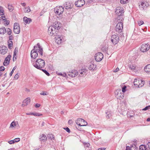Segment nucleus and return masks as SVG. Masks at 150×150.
I'll return each mask as SVG.
<instances>
[{"mask_svg": "<svg viewBox=\"0 0 150 150\" xmlns=\"http://www.w3.org/2000/svg\"><path fill=\"white\" fill-rule=\"evenodd\" d=\"M43 51L42 48L40 46V43H38L36 45L34 46L33 49L31 50L30 53L31 57L32 58H36L38 56V52L41 56H42Z\"/></svg>", "mask_w": 150, "mask_h": 150, "instance_id": "1", "label": "nucleus"}, {"mask_svg": "<svg viewBox=\"0 0 150 150\" xmlns=\"http://www.w3.org/2000/svg\"><path fill=\"white\" fill-rule=\"evenodd\" d=\"M33 66L38 69L40 70L44 68L45 66V62L44 60L39 59L33 64Z\"/></svg>", "mask_w": 150, "mask_h": 150, "instance_id": "2", "label": "nucleus"}, {"mask_svg": "<svg viewBox=\"0 0 150 150\" xmlns=\"http://www.w3.org/2000/svg\"><path fill=\"white\" fill-rule=\"evenodd\" d=\"M115 13L118 16L117 18V19H119L120 21H123L124 18L123 15L124 13L123 8L120 7H117L116 8Z\"/></svg>", "mask_w": 150, "mask_h": 150, "instance_id": "3", "label": "nucleus"}, {"mask_svg": "<svg viewBox=\"0 0 150 150\" xmlns=\"http://www.w3.org/2000/svg\"><path fill=\"white\" fill-rule=\"evenodd\" d=\"M144 81L141 79H135L134 81V85L137 87H141L143 86Z\"/></svg>", "mask_w": 150, "mask_h": 150, "instance_id": "4", "label": "nucleus"}, {"mask_svg": "<svg viewBox=\"0 0 150 150\" xmlns=\"http://www.w3.org/2000/svg\"><path fill=\"white\" fill-rule=\"evenodd\" d=\"M123 21H120L119 19H118V23L117 24L115 27V30L118 33H120L122 31L123 28Z\"/></svg>", "mask_w": 150, "mask_h": 150, "instance_id": "5", "label": "nucleus"}, {"mask_svg": "<svg viewBox=\"0 0 150 150\" xmlns=\"http://www.w3.org/2000/svg\"><path fill=\"white\" fill-rule=\"evenodd\" d=\"M76 123L79 126H86L87 125V122L81 118H79L76 120Z\"/></svg>", "mask_w": 150, "mask_h": 150, "instance_id": "6", "label": "nucleus"}, {"mask_svg": "<svg viewBox=\"0 0 150 150\" xmlns=\"http://www.w3.org/2000/svg\"><path fill=\"white\" fill-rule=\"evenodd\" d=\"M64 11V8L62 6H57L54 8V12L57 15H59L62 14Z\"/></svg>", "mask_w": 150, "mask_h": 150, "instance_id": "7", "label": "nucleus"}, {"mask_svg": "<svg viewBox=\"0 0 150 150\" xmlns=\"http://www.w3.org/2000/svg\"><path fill=\"white\" fill-rule=\"evenodd\" d=\"M119 40V37L117 35H112L111 37V41L114 45L116 44Z\"/></svg>", "mask_w": 150, "mask_h": 150, "instance_id": "8", "label": "nucleus"}, {"mask_svg": "<svg viewBox=\"0 0 150 150\" xmlns=\"http://www.w3.org/2000/svg\"><path fill=\"white\" fill-rule=\"evenodd\" d=\"M149 45L148 44H143L140 48V50L143 52H145L149 50Z\"/></svg>", "mask_w": 150, "mask_h": 150, "instance_id": "9", "label": "nucleus"}, {"mask_svg": "<svg viewBox=\"0 0 150 150\" xmlns=\"http://www.w3.org/2000/svg\"><path fill=\"white\" fill-rule=\"evenodd\" d=\"M139 6L140 9L143 10L147 7L149 4L146 1L142 2L139 3Z\"/></svg>", "mask_w": 150, "mask_h": 150, "instance_id": "10", "label": "nucleus"}, {"mask_svg": "<svg viewBox=\"0 0 150 150\" xmlns=\"http://www.w3.org/2000/svg\"><path fill=\"white\" fill-rule=\"evenodd\" d=\"M103 55L101 52H98L95 54V59L97 62H100L103 59Z\"/></svg>", "mask_w": 150, "mask_h": 150, "instance_id": "11", "label": "nucleus"}, {"mask_svg": "<svg viewBox=\"0 0 150 150\" xmlns=\"http://www.w3.org/2000/svg\"><path fill=\"white\" fill-rule=\"evenodd\" d=\"M63 37L61 35L58 34L56 35L55 38L56 42L58 44H60L62 42L64 41V40H63Z\"/></svg>", "mask_w": 150, "mask_h": 150, "instance_id": "12", "label": "nucleus"}, {"mask_svg": "<svg viewBox=\"0 0 150 150\" xmlns=\"http://www.w3.org/2000/svg\"><path fill=\"white\" fill-rule=\"evenodd\" d=\"M13 32L16 34H19L20 32V27L19 24L15 23L13 26Z\"/></svg>", "mask_w": 150, "mask_h": 150, "instance_id": "13", "label": "nucleus"}, {"mask_svg": "<svg viewBox=\"0 0 150 150\" xmlns=\"http://www.w3.org/2000/svg\"><path fill=\"white\" fill-rule=\"evenodd\" d=\"M85 3V1L84 0H80L76 1L75 3V4L76 7H79L83 6Z\"/></svg>", "mask_w": 150, "mask_h": 150, "instance_id": "14", "label": "nucleus"}, {"mask_svg": "<svg viewBox=\"0 0 150 150\" xmlns=\"http://www.w3.org/2000/svg\"><path fill=\"white\" fill-rule=\"evenodd\" d=\"M78 74V72L76 70H72L71 72L68 73V75L72 77H74Z\"/></svg>", "mask_w": 150, "mask_h": 150, "instance_id": "15", "label": "nucleus"}, {"mask_svg": "<svg viewBox=\"0 0 150 150\" xmlns=\"http://www.w3.org/2000/svg\"><path fill=\"white\" fill-rule=\"evenodd\" d=\"M11 57V55L9 54L8 55L7 57L5 58L3 63V65L4 66H7L9 64Z\"/></svg>", "mask_w": 150, "mask_h": 150, "instance_id": "16", "label": "nucleus"}, {"mask_svg": "<svg viewBox=\"0 0 150 150\" xmlns=\"http://www.w3.org/2000/svg\"><path fill=\"white\" fill-rule=\"evenodd\" d=\"M64 6L66 9H70L72 7L73 4L70 2H67L64 4Z\"/></svg>", "mask_w": 150, "mask_h": 150, "instance_id": "17", "label": "nucleus"}, {"mask_svg": "<svg viewBox=\"0 0 150 150\" xmlns=\"http://www.w3.org/2000/svg\"><path fill=\"white\" fill-rule=\"evenodd\" d=\"M61 25V24L59 22H55L54 25L53 26L54 28V30H58V29L60 28Z\"/></svg>", "mask_w": 150, "mask_h": 150, "instance_id": "18", "label": "nucleus"}, {"mask_svg": "<svg viewBox=\"0 0 150 150\" xmlns=\"http://www.w3.org/2000/svg\"><path fill=\"white\" fill-rule=\"evenodd\" d=\"M54 29V27L52 26H50L49 27L48 30V33L49 35L51 36L53 35L54 33H52L51 32L52 31H53V30Z\"/></svg>", "mask_w": 150, "mask_h": 150, "instance_id": "19", "label": "nucleus"}, {"mask_svg": "<svg viewBox=\"0 0 150 150\" xmlns=\"http://www.w3.org/2000/svg\"><path fill=\"white\" fill-rule=\"evenodd\" d=\"M30 99L29 98H28L24 100L23 102V103L22 105V106L26 105L30 102Z\"/></svg>", "mask_w": 150, "mask_h": 150, "instance_id": "20", "label": "nucleus"}, {"mask_svg": "<svg viewBox=\"0 0 150 150\" xmlns=\"http://www.w3.org/2000/svg\"><path fill=\"white\" fill-rule=\"evenodd\" d=\"M39 139L41 142H44L46 141L47 137L46 135L42 134L40 136Z\"/></svg>", "mask_w": 150, "mask_h": 150, "instance_id": "21", "label": "nucleus"}, {"mask_svg": "<svg viewBox=\"0 0 150 150\" xmlns=\"http://www.w3.org/2000/svg\"><path fill=\"white\" fill-rule=\"evenodd\" d=\"M7 49L5 46H2L1 49L0 50V53L2 54H5L7 52Z\"/></svg>", "mask_w": 150, "mask_h": 150, "instance_id": "22", "label": "nucleus"}, {"mask_svg": "<svg viewBox=\"0 0 150 150\" xmlns=\"http://www.w3.org/2000/svg\"><path fill=\"white\" fill-rule=\"evenodd\" d=\"M87 70L84 69H82L79 71V75L80 76H82L84 75H86V73L87 72Z\"/></svg>", "mask_w": 150, "mask_h": 150, "instance_id": "23", "label": "nucleus"}, {"mask_svg": "<svg viewBox=\"0 0 150 150\" xmlns=\"http://www.w3.org/2000/svg\"><path fill=\"white\" fill-rule=\"evenodd\" d=\"M23 21L26 24H29L32 21V20L30 18H28L26 17L23 18Z\"/></svg>", "mask_w": 150, "mask_h": 150, "instance_id": "24", "label": "nucleus"}, {"mask_svg": "<svg viewBox=\"0 0 150 150\" xmlns=\"http://www.w3.org/2000/svg\"><path fill=\"white\" fill-rule=\"evenodd\" d=\"M144 70L146 73H150V64L146 66L144 68Z\"/></svg>", "mask_w": 150, "mask_h": 150, "instance_id": "25", "label": "nucleus"}, {"mask_svg": "<svg viewBox=\"0 0 150 150\" xmlns=\"http://www.w3.org/2000/svg\"><path fill=\"white\" fill-rule=\"evenodd\" d=\"M96 68V65H94L93 64H91L89 65L88 68L90 70L93 71Z\"/></svg>", "mask_w": 150, "mask_h": 150, "instance_id": "26", "label": "nucleus"}, {"mask_svg": "<svg viewBox=\"0 0 150 150\" xmlns=\"http://www.w3.org/2000/svg\"><path fill=\"white\" fill-rule=\"evenodd\" d=\"M6 29L4 27H2L1 28H0V34H4L6 32Z\"/></svg>", "mask_w": 150, "mask_h": 150, "instance_id": "27", "label": "nucleus"}, {"mask_svg": "<svg viewBox=\"0 0 150 150\" xmlns=\"http://www.w3.org/2000/svg\"><path fill=\"white\" fill-rule=\"evenodd\" d=\"M24 12L25 13H29L30 11V8L29 6L26 7L25 8L24 10Z\"/></svg>", "mask_w": 150, "mask_h": 150, "instance_id": "28", "label": "nucleus"}, {"mask_svg": "<svg viewBox=\"0 0 150 150\" xmlns=\"http://www.w3.org/2000/svg\"><path fill=\"white\" fill-rule=\"evenodd\" d=\"M146 148L145 146L142 145L139 146V150H146Z\"/></svg>", "mask_w": 150, "mask_h": 150, "instance_id": "29", "label": "nucleus"}, {"mask_svg": "<svg viewBox=\"0 0 150 150\" xmlns=\"http://www.w3.org/2000/svg\"><path fill=\"white\" fill-rule=\"evenodd\" d=\"M0 14L1 15H4V11L3 8L0 6Z\"/></svg>", "mask_w": 150, "mask_h": 150, "instance_id": "30", "label": "nucleus"}, {"mask_svg": "<svg viewBox=\"0 0 150 150\" xmlns=\"http://www.w3.org/2000/svg\"><path fill=\"white\" fill-rule=\"evenodd\" d=\"M13 7L12 6L9 5L8 4V8L10 12H12L13 10Z\"/></svg>", "mask_w": 150, "mask_h": 150, "instance_id": "31", "label": "nucleus"}, {"mask_svg": "<svg viewBox=\"0 0 150 150\" xmlns=\"http://www.w3.org/2000/svg\"><path fill=\"white\" fill-rule=\"evenodd\" d=\"M17 122H15L14 121H13L12 122L10 125V127H14L16 126L17 124Z\"/></svg>", "mask_w": 150, "mask_h": 150, "instance_id": "32", "label": "nucleus"}, {"mask_svg": "<svg viewBox=\"0 0 150 150\" xmlns=\"http://www.w3.org/2000/svg\"><path fill=\"white\" fill-rule=\"evenodd\" d=\"M47 137L49 139H52L54 138V137L53 134H48L47 135Z\"/></svg>", "mask_w": 150, "mask_h": 150, "instance_id": "33", "label": "nucleus"}, {"mask_svg": "<svg viewBox=\"0 0 150 150\" xmlns=\"http://www.w3.org/2000/svg\"><path fill=\"white\" fill-rule=\"evenodd\" d=\"M18 52V48H17L16 47L14 51V54H13V57H15L16 56V54Z\"/></svg>", "mask_w": 150, "mask_h": 150, "instance_id": "34", "label": "nucleus"}, {"mask_svg": "<svg viewBox=\"0 0 150 150\" xmlns=\"http://www.w3.org/2000/svg\"><path fill=\"white\" fill-rule=\"evenodd\" d=\"M106 117L107 118H109L111 116V113L110 111H108L106 112Z\"/></svg>", "mask_w": 150, "mask_h": 150, "instance_id": "35", "label": "nucleus"}, {"mask_svg": "<svg viewBox=\"0 0 150 150\" xmlns=\"http://www.w3.org/2000/svg\"><path fill=\"white\" fill-rule=\"evenodd\" d=\"M40 70H41L47 76H50V74L49 73H48L46 70L42 69H40Z\"/></svg>", "mask_w": 150, "mask_h": 150, "instance_id": "36", "label": "nucleus"}, {"mask_svg": "<svg viewBox=\"0 0 150 150\" xmlns=\"http://www.w3.org/2000/svg\"><path fill=\"white\" fill-rule=\"evenodd\" d=\"M32 115H34L35 116H40L42 115L41 114H40V113H32Z\"/></svg>", "mask_w": 150, "mask_h": 150, "instance_id": "37", "label": "nucleus"}, {"mask_svg": "<svg viewBox=\"0 0 150 150\" xmlns=\"http://www.w3.org/2000/svg\"><path fill=\"white\" fill-rule=\"evenodd\" d=\"M10 42H11V43H9V42H8V45L9 48L11 49V47L13 46V42L12 41H11Z\"/></svg>", "mask_w": 150, "mask_h": 150, "instance_id": "38", "label": "nucleus"}, {"mask_svg": "<svg viewBox=\"0 0 150 150\" xmlns=\"http://www.w3.org/2000/svg\"><path fill=\"white\" fill-rule=\"evenodd\" d=\"M7 33L8 35H10L12 33V31L10 29L8 28L7 30Z\"/></svg>", "mask_w": 150, "mask_h": 150, "instance_id": "39", "label": "nucleus"}, {"mask_svg": "<svg viewBox=\"0 0 150 150\" xmlns=\"http://www.w3.org/2000/svg\"><path fill=\"white\" fill-rule=\"evenodd\" d=\"M55 30H56L54 29L53 30V31H52L51 32L52 33H54L53 35L54 36H56V35L58 34V31L57 30L55 31Z\"/></svg>", "mask_w": 150, "mask_h": 150, "instance_id": "40", "label": "nucleus"}, {"mask_svg": "<svg viewBox=\"0 0 150 150\" xmlns=\"http://www.w3.org/2000/svg\"><path fill=\"white\" fill-rule=\"evenodd\" d=\"M120 91V89H117V90H116L115 92V94L116 95H117V96H118L119 95V94H120V93H119V91Z\"/></svg>", "mask_w": 150, "mask_h": 150, "instance_id": "41", "label": "nucleus"}, {"mask_svg": "<svg viewBox=\"0 0 150 150\" xmlns=\"http://www.w3.org/2000/svg\"><path fill=\"white\" fill-rule=\"evenodd\" d=\"M149 109H150V105L146 106L142 110H146Z\"/></svg>", "mask_w": 150, "mask_h": 150, "instance_id": "42", "label": "nucleus"}, {"mask_svg": "<svg viewBox=\"0 0 150 150\" xmlns=\"http://www.w3.org/2000/svg\"><path fill=\"white\" fill-rule=\"evenodd\" d=\"M126 87H127L126 86H124L122 87V91L123 93H124L125 92V91H126Z\"/></svg>", "mask_w": 150, "mask_h": 150, "instance_id": "43", "label": "nucleus"}, {"mask_svg": "<svg viewBox=\"0 0 150 150\" xmlns=\"http://www.w3.org/2000/svg\"><path fill=\"white\" fill-rule=\"evenodd\" d=\"M128 0H120V2L121 4H125L127 3Z\"/></svg>", "mask_w": 150, "mask_h": 150, "instance_id": "44", "label": "nucleus"}, {"mask_svg": "<svg viewBox=\"0 0 150 150\" xmlns=\"http://www.w3.org/2000/svg\"><path fill=\"white\" fill-rule=\"evenodd\" d=\"M16 69V68L15 67H14L12 69V71H11V72H10V74H9V75L10 76H11L13 73V72H14V71Z\"/></svg>", "mask_w": 150, "mask_h": 150, "instance_id": "45", "label": "nucleus"}, {"mask_svg": "<svg viewBox=\"0 0 150 150\" xmlns=\"http://www.w3.org/2000/svg\"><path fill=\"white\" fill-rule=\"evenodd\" d=\"M129 68L132 70H134L135 69V67L133 65H130L129 66Z\"/></svg>", "mask_w": 150, "mask_h": 150, "instance_id": "46", "label": "nucleus"}, {"mask_svg": "<svg viewBox=\"0 0 150 150\" xmlns=\"http://www.w3.org/2000/svg\"><path fill=\"white\" fill-rule=\"evenodd\" d=\"M8 142L10 144H12L14 143L15 142H14V140H11L10 141H9Z\"/></svg>", "mask_w": 150, "mask_h": 150, "instance_id": "47", "label": "nucleus"}, {"mask_svg": "<svg viewBox=\"0 0 150 150\" xmlns=\"http://www.w3.org/2000/svg\"><path fill=\"white\" fill-rule=\"evenodd\" d=\"M64 129L68 133H69L70 132L69 129L68 127L64 128Z\"/></svg>", "mask_w": 150, "mask_h": 150, "instance_id": "48", "label": "nucleus"}, {"mask_svg": "<svg viewBox=\"0 0 150 150\" xmlns=\"http://www.w3.org/2000/svg\"><path fill=\"white\" fill-rule=\"evenodd\" d=\"M144 23V22L142 21H141L138 22V24L140 26L143 24Z\"/></svg>", "mask_w": 150, "mask_h": 150, "instance_id": "49", "label": "nucleus"}, {"mask_svg": "<svg viewBox=\"0 0 150 150\" xmlns=\"http://www.w3.org/2000/svg\"><path fill=\"white\" fill-rule=\"evenodd\" d=\"M84 145L85 147H89L90 146V144L88 143H84Z\"/></svg>", "mask_w": 150, "mask_h": 150, "instance_id": "50", "label": "nucleus"}, {"mask_svg": "<svg viewBox=\"0 0 150 150\" xmlns=\"http://www.w3.org/2000/svg\"><path fill=\"white\" fill-rule=\"evenodd\" d=\"M5 70V68L3 66H2L0 67V71H4Z\"/></svg>", "mask_w": 150, "mask_h": 150, "instance_id": "51", "label": "nucleus"}, {"mask_svg": "<svg viewBox=\"0 0 150 150\" xmlns=\"http://www.w3.org/2000/svg\"><path fill=\"white\" fill-rule=\"evenodd\" d=\"M13 140L15 142H19L20 141V138H15V139H14Z\"/></svg>", "mask_w": 150, "mask_h": 150, "instance_id": "52", "label": "nucleus"}, {"mask_svg": "<svg viewBox=\"0 0 150 150\" xmlns=\"http://www.w3.org/2000/svg\"><path fill=\"white\" fill-rule=\"evenodd\" d=\"M40 94L42 95H45L47 94V93L45 91H43L42 92L40 93Z\"/></svg>", "mask_w": 150, "mask_h": 150, "instance_id": "53", "label": "nucleus"}, {"mask_svg": "<svg viewBox=\"0 0 150 150\" xmlns=\"http://www.w3.org/2000/svg\"><path fill=\"white\" fill-rule=\"evenodd\" d=\"M131 150H138V148L133 147V146L131 147Z\"/></svg>", "mask_w": 150, "mask_h": 150, "instance_id": "54", "label": "nucleus"}, {"mask_svg": "<svg viewBox=\"0 0 150 150\" xmlns=\"http://www.w3.org/2000/svg\"><path fill=\"white\" fill-rule=\"evenodd\" d=\"M5 24L6 25H8L9 23V21L8 20H6L4 21Z\"/></svg>", "mask_w": 150, "mask_h": 150, "instance_id": "55", "label": "nucleus"}, {"mask_svg": "<svg viewBox=\"0 0 150 150\" xmlns=\"http://www.w3.org/2000/svg\"><path fill=\"white\" fill-rule=\"evenodd\" d=\"M94 0H87V4H90Z\"/></svg>", "mask_w": 150, "mask_h": 150, "instance_id": "56", "label": "nucleus"}, {"mask_svg": "<svg viewBox=\"0 0 150 150\" xmlns=\"http://www.w3.org/2000/svg\"><path fill=\"white\" fill-rule=\"evenodd\" d=\"M101 50L103 52H106L107 51V49L105 47H103V48H101Z\"/></svg>", "mask_w": 150, "mask_h": 150, "instance_id": "57", "label": "nucleus"}, {"mask_svg": "<svg viewBox=\"0 0 150 150\" xmlns=\"http://www.w3.org/2000/svg\"><path fill=\"white\" fill-rule=\"evenodd\" d=\"M19 78V76L18 74H16L14 76V78L16 79H17Z\"/></svg>", "mask_w": 150, "mask_h": 150, "instance_id": "58", "label": "nucleus"}, {"mask_svg": "<svg viewBox=\"0 0 150 150\" xmlns=\"http://www.w3.org/2000/svg\"><path fill=\"white\" fill-rule=\"evenodd\" d=\"M1 18L3 21L5 20L6 19V17L5 16H1Z\"/></svg>", "mask_w": 150, "mask_h": 150, "instance_id": "59", "label": "nucleus"}, {"mask_svg": "<svg viewBox=\"0 0 150 150\" xmlns=\"http://www.w3.org/2000/svg\"><path fill=\"white\" fill-rule=\"evenodd\" d=\"M126 150H131V147L129 146H127L126 147Z\"/></svg>", "mask_w": 150, "mask_h": 150, "instance_id": "60", "label": "nucleus"}, {"mask_svg": "<svg viewBox=\"0 0 150 150\" xmlns=\"http://www.w3.org/2000/svg\"><path fill=\"white\" fill-rule=\"evenodd\" d=\"M40 104H38V103L36 104L35 105V107L36 108H38L40 107Z\"/></svg>", "mask_w": 150, "mask_h": 150, "instance_id": "61", "label": "nucleus"}, {"mask_svg": "<svg viewBox=\"0 0 150 150\" xmlns=\"http://www.w3.org/2000/svg\"><path fill=\"white\" fill-rule=\"evenodd\" d=\"M13 37L12 35L9 36V39L10 40H12L13 39Z\"/></svg>", "mask_w": 150, "mask_h": 150, "instance_id": "62", "label": "nucleus"}, {"mask_svg": "<svg viewBox=\"0 0 150 150\" xmlns=\"http://www.w3.org/2000/svg\"><path fill=\"white\" fill-rule=\"evenodd\" d=\"M105 148H100L99 149H98V150H105Z\"/></svg>", "mask_w": 150, "mask_h": 150, "instance_id": "63", "label": "nucleus"}, {"mask_svg": "<svg viewBox=\"0 0 150 150\" xmlns=\"http://www.w3.org/2000/svg\"><path fill=\"white\" fill-rule=\"evenodd\" d=\"M72 120H69V121H68V123L69 124H72Z\"/></svg>", "mask_w": 150, "mask_h": 150, "instance_id": "64", "label": "nucleus"}]
</instances>
